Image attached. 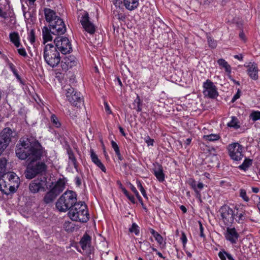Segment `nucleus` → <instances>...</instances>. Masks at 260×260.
<instances>
[{"mask_svg":"<svg viewBox=\"0 0 260 260\" xmlns=\"http://www.w3.org/2000/svg\"><path fill=\"white\" fill-rule=\"evenodd\" d=\"M15 152L19 159L29 161L24 173L27 179H32L46 172L47 166L45 162L37 161L46 155L47 153L36 139L30 137L25 140L20 139L16 145Z\"/></svg>","mask_w":260,"mask_h":260,"instance_id":"obj_1","label":"nucleus"},{"mask_svg":"<svg viewBox=\"0 0 260 260\" xmlns=\"http://www.w3.org/2000/svg\"><path fill=\"white\" fill-rule=\"evenodd\" d=\"M77 194L72 190L65 191L57 200L56 207L60 212L70 210L77 202Z\"/></svg>","mask_w":260,"mask_h":260,"instance_id":"obj_2","label":"nucleus"},{"mask_svg":"<svg viewBox=\"0 0 260 260\" xmlns=\"http://www.w3.org/2000/svg\"><path fill=\"white\" fill-rule=\"evenodd\" d=\"M68 215L73 221L86 222L89 220L87 206L84 202H77L69 210Z\"/></svg>","mask_w":260,"mask_h":260,"instance_id":"obj_3","label":"nucleus"},{"mask_svg":"<svg viewBox=\"0 0 260 260\" xmlns=\"http://www.w3.org/2000/svg\"><path fill=\"white\" fill-rule=\"evenodd\" d=\"M43 57L46 63L52 68H55L60 62L58 50L52 44H47L44 48Z\"/></svg>","mask_w":260,"mask_h":260,"instance_id":"obj_4","label":"nucleus"},{"mask_svg":"<svg viewBox=\"0 0 260 260\" xmlns=\"http://www.w3.org/2000/svg\"><path fill=\"white\" fill-rule=\"evenodd\" d=\"M65 182L62 179H59L53 187L45 194L43 201L46 204L52 203L56 197L64 189Z\"/></svg>","mask_w":260,"mask_h":260,"instance_id":"obj_5","label":"nucleus"},{"mask_svg":"<svg viewBox=\"0 0 260 260\" xmlns=\"http://www.w3.org/2000/svg\"><path fill=\"white\" fill-rule=\"evenodd\" d=\"M56 48L62 54L70 53L72 51V45L67 37L58 36L54 40Z\"/></svg>","mask_w":260,"mask_h":260,"instance_id":"obj_6","label":"nucleus"},{"mask_svg":"<svg viewBox=\"0 0 260 260\" xmlns=\"http://www.w3.org/2000/svg\"><path fill=\"white\" fill-rule=\"evenodd\" d=\"M67 100L74 106L79 107L82 104L83 100L81 93L71 86L66 89Z\"/></svg>","mask_w":260,"mask_h":260,"instance_id":"obj_7","label":"nucleus"},{"mask_svg":"<svg viewBox=\"0 0 260 260\" xmlns=\"http://www.w3.org/2000/svg\"><path fill=\"white\" fill-rule=\"evenodd\" d=\"M227 149L230 158L234 161H240L243 157V147L238 143H233L228 146Z\"/></svg>","mask_w":260,"mask_h":260,"instance_id":"obj_8","label":"nucleus"},{"mask_svg":"<svg viewBox=\"0 0 260 260\" xmlns=\"http://www.w3.org/2000/svg\"><path fill=\"white\" fill-rule=\"evenodd\" d=\"M15 132L9 127H6L0 133V155L7 148L11 142L12 138L14 137Z\"/></svg>","mask_w":260,"mask_h":260,"instance_id":"obj_9","label":"nucleus"},{"mask_svg":"<svg viewBox=\"0 0 260 260\" xmlns=\"http://www.w3.org/2000/svg\"><path fill=\"white\" fill-rule=\"evenodd\" d=\"M221 219L226 226H231L234 220L233 210L228 205H223L219 210Z\"/></svg>","mask_w":260,"mask_h":260,"instance_id":"obj_10","label":"nucleus"},{"mask_svg":"<svg viewBox=\"0 0 260 260\" xmlns=\"http://www.w3.org/2000/svg\"><path fill=\"white\" fill-rule=\"evenodd\" d=\"M51 28L52 34L57 36L63 35L66 31V27L62 19L58 17L54 20L50 22V25L48 26Z\"/></svg>","mask_w":260,"mask_h":260,"instance_id":"obj_11","label":"nucleus"},{"mask_svg":"<svg viewBox=\"0 0 260 260\" xmlns=\"http://www.w3.org/2000/svg\"><path fill=\"white\" fill-rule=\"evenodd\" d=\"M204 94L211 99L216 98L218 94L216 86L210 80H207L203 83Z\"/></svg>","mask_w":260,"mask_h":260,"instance_id":"obj_12","label":"nucleus"},{"mask_svg":"<svg viewBox=\"0 0 260 260\" xmlns=\"http://www.w3.org/2000/svg\"><path fill=\"white\" fill-rule=\"evenodd\" d=\"M9 182L8 185H10L11 189H14L16 191L18 188L20 184V179L18 176L14 172H9L4 174L3 178Z\"/></svg>","mask_w":260,"mask_h":260,"instance_id":"obj_13","label":"nucleus"},{"mask_svg":"<svg viewBox=\"0 0 260 260\" xmlns=\"http://www.w3.org/2000/svg\"><path fill=\"white\" fill-rule=\"evenodd\" d=\"M83 27L84 29L90 34H93L95 32L94 25L89 21V14L87 12H85L81 17L80 20Z\"/></svg>","mask_w":260,"mask_h":260,"instance_id":"obj_14","label":"nucleus"},{"mask_svg":"<svg viewBox=\"0 0 260 260\" xmlns=\"http://www.w3.org/2000/svg\"><path fill=\"white\" fill-rule=\"evenodd\" d=\"M46 185L45 181L43 180L39 179L34 180L29 184V190L32 193H37L40 191H44Z\"/></svg>","mask_w":260,"mask_h":260,"instance_id":"obj_15","label":"nucleus"},{"mask_svg":"<svg viewBox=\"0 0 260 260\" xmlns=\"http://www.w3.org/2000/svg\"><path fill=\"white\" fill-rule=\"evenodd\" d=\"M224 237L227 241L230 242L231 244H236L237 242L239 237V234L237 232L235 228L228 227L224 234Z\"/></svg>","mask_w":260,"mask_h":260,"instance_id":"obj_16","label":"nucleus"},{"mask_svg":"<svg viewBox=\"0 0 260 260\" xmlns=\"http://www.w3.org/2000/svg\"><path fill=\"white\" fill-rule=\"evenodd\" d=\"M77 63L76 57L73 55H70L64 57L61 61V66L62 70L67 71L69 69L76 66Z\"/></svg>","mask_w":260,"mask_h":260,"instance_id":"obj_17","label":"nucleus"},{"mask_svg":"<svg viewBox=\"0 0 260 260\" xmlns=\"http://www.w3.org/2000/svg\"><path fill=\"white\" fill-rule=\"evenodd\" d=\"M8 183L9 182L4 178H0V190L7 195L16 192L15 189L10 188V185H8Z\"/></svg>","mask_w":260,"mask_h":260,"instance_id":"obj_18","label":"nucleus"},{"mask_svg":"<svg viewBox=\"0 0 260 260\" xmlns=\"http://www.w3.org/2000/svg\"><path fill=\"white\" fill-rule=\"evenodd\" d=\"M44 12L46 20L49 23V25H50L51 22L54 21V20L59 17L53 10L50 9L45 8Z\"/></svg>","mask_w":260,"mask_h":260,"instance_id":"obj_19","label":"nucleus"},{"mask_svg":"<svg viewBox=\"0 0 260 260\" xmlns=\"http://www.w3.org/2000/svg\"><path fill=\"white\" fill-rule=\"evenodd\" d=\"M189 185L191 188L194 190L196 194V197L199 199H201V191L203 189L204 184L203 183L200 182L197 184L196 181L192 180L190 182Z\"/></svg>","mask_w":260,"mask_h":260,"instance_id":"obj_20","label":"nucleus"},{"mask_svg":"<svg viewBox=\"0 0 260 260\" xmlns=\"http://www.w3.org/2000/svg\"><path fill=\"white\" fill-rule=\"evenodd\" d=\"M90 157H91L92 161L95 165H96L97 167H98L99 168H100L103 172L105 173L106 172V167L104 166V165L101 162L100 159H99L98 155L94 153L93 150L91 149L90 150Z\"/></svg>","mask_w":260,"mask_h":260,"instance_id":"obj_21","label":"nucleus"},{"mask_svg":"<svg viewBox=\"0 0 260 260\" xmlns=\"http://www.w3.org/2000/svg\"><path fill=\"white\" fill-rule=\"evenodd\" d=\"M247 72L249 76L253 80H256L258 78V70L256 64H252L247 67Z\"/></svg>","mask_w":260,"mask_h":260,"instance_id":"obj_22","label":"nucleus"},{"mask_svg":"<svg viewBox=\"0 0 260 260\" xmlns=\"http://www.w3.org/2000/svg\"><path fill=\"white\" fill-rule=\"evenodd\" d=\"M122 2L126 9L131 11L137 9L139 5V0H122Z\"/></svg>","mask_w":260,"mask_h":260,"instance_id":"obj_23","label":"nucleus"},{"mask_svg":"<svg viewBox=\"0 0 260 260\" xmlns=\"http://www.w3.org/2000/svg\"><path fill=\"white\" fill-rule=\"evenodd\" d=\"M91 237L87 234H85L80 241V244L83 250H86L89 247L91 243Z\"/></svg>","mask_w":260,"mask_h":260,"instance_id":"obj_24","label":"nucleus"},{"mask_svg":"<svg viewBox=\"0 0 260 260\" xmlns=\"http://www.w3.org/2000/svg\"><path fill=\"white\" fill-rule=\"evenodd\" d=\"M42 34L44 44L46 42L50 41L52 40V37L51 36L52 32L51 31V28L49 27H47L46 26H44L42 28Z\"/></svg>","mask_w":260,"mask_h":260,"instance_id":"obj_25","label":"nucleus"},{"mask_svg":"<svg viewBox=\"0 0 260 260\" xmlns=\"http://www.w3.org/2000/svg\"><path fill=\"white\" fill-rule=\"evenodd\" d=\"M9 37L11 42L13 43L16 47L18 48L20 46V37L17 32L10 33Z\"/></svg>","mask_w":260,"mask_h":260,"instance_id":"obj_26","label":"nucleus"},{"mask_svg":"<svg viewBox=\"0 0 260 260\" xmlns=\"http://www.w3.org/2000/svg\"><path fill=\"white\" fill-rule=\"evenodd\" d=\"M218 64L222 68H224L225 70V71L230 75L231 73V66L226 61H225V59L220 58L219 59L217 60Z\"/></svg>","mask_w":260,"mask_h":260,"instance_id":"obj_27","label":"nucleus"},{"mask_svg":"<svg viewBox=\"0 0 260 260\" xmlns=\"http://www.w3.org/2000/svg\"><path fill=\"white\" fill-rule=\"evenodd\" d=\"M67 153L69 155V159L73 165L74 168L77 170L78 169V162L75 156V155L70 147L67 149Z\"/></svg>","mask_w":260,"mask_h":260,"instance_id":"obj_28","label":"nucleus"},{"mask_svg":"<svg viewBox=\"0 0 260 260\" xmlns=\"http://www.w3.org/2000/svg\"><path fill=\"white\" fill-rule=\"evenodd\" d=\"M252 159L246 158L244 159L243 163L238 167V168L241 170L246 171L252 165Z\"/></svg>","mask_w":260,"mask_h":260,"instance_id":"obj_29","label":"nucleus"},{"mask_svg":"<svg viewBox=\"0 0 260 260\" xmlns=\"http://www.w3.org/2000/svg\"><path fill=\"white\" fill-rule=\"evenodd\" d=\"M154 175L159 181L162 182L164 181L165 175L161 166H159L157 169L154 170Z\"/></svg>","mask_w":260,"mask_h":260,"instance_id":"obj_30","label":"nucleus"},{"mask_svg":"<svg viewBox=\"0 0 260 260\" xmlns=\"http://www.w3.org/2000/svg\"><path fill=\"white\" fill-rule=\"evenodd\" d=\"M218 255L221 260H226V257H227L229 260H235L230 253L226 252L224 249L220 251Z\"/></svg>","mask_w":260,"mask_h":260,"instance_id":"obj_31","label":"nucleus"},{"mask_svg":"<svg viewBox=\"0 0 260 260\" xmlns=\"http://www.w3.org/2000/svg\"><path fill=\"white\" fill-rule=\"evenodd\" d=\"M203 139L206 141H215L220 139V136L219 134H211L208 135H204Z\"/></svg>","mask_w":260,"mask_h":260,"instance_id":"obj_32","label":"nucleus"},{"mask_svg":"<svg viewBox=\"0 0 260 260\" xmlns=\"http://www.w3.org/2000/svg\"><path fill=\"white\" fill-rule=\"evenodd\" d=\"M133 105L135 106L134 109H135L138 112L142 111V103L138 95H137L136 99L134 100Z\"/></svg>","mask_w":260,"mask_h":260,"instance_id":"obj_33","label":"nucleus"},{"mask_svg":"<svg viewBox=\"0 0 260 260\" xmlns=\"http://www.w3.org/2000/svg\"><path fill=\"white\" fill-rule=\"evenodd\" d=\"M121 189L123 193L128 199V200L133 203H135V199L133 195H131L127 190L123 187L122 184H120Z\"/></svg>","mask_w":260,"mask_h":260,"instance_id":"obj_34","label":"nucleus"},{"mask_svg":"<svg viewBox=\"0 0 260 260\" xmlns=\"http://www.w3.org/2000/svg\"><path fill=\"white\" fill-rule=\"evenodd\" d=\"M228 126L235 129L239 128L240 125L238 124L237 118L235 117H232V120L228 123Z\"/></svg>","mask_w":260,"mask_h":260,"instance_id":"obj_35","label":"nucleus"},{"mask_svg":"<svg viewBox=\"0 0 260 260\" xmlns=\"http://www.w3.org/2000/svg\"><path fill=\"white\" fill-rule=\"evenodd\" d=\"M63 228L68 232H72L74 230V224L72 222L66 221L63 224Z\"/></svg>","mask_w":260,"mask_h":260,"instance_id":"obj_36","label":"nucleus"},{"mask_svg":"<svg viewBox=\"0 0 260 260\" xmlns=\"http://www.w3.org/2000/svg\"><path fill=\"white\" fill-rule=\"evenodd\" d=\"M208 44L209 46L211 48H215L217 46V42L214 40L210 35L207 36Z\"/></svg>","mask_w":260,"mask_h":260,"instance_id":"obj_37","label":"nucleus"},{"mask_svg":"<svg viewBox=\"0 0 260 260\" xmlns=\"http://www.w3.org/2000/svg\"><path fill=\"white\" fill-rule=\"evenodd\" d=\"M245 219V214L244 212H242V213H237L236 220L238 223H243Z\"/></svg>","mask_w":260,"mask_h":260,"instance_id":"obj_38","label":"nucleus"},{"mask_svg":"<svg viewBox=\"0 0 260 260\" xmlns=\"http://www.w3.org/2000/svg\"><path fill=\"white\" fill-rule=\"evenodd\" d=\"M51 121L53 124V125L56 127H59L61 125L60 123L58 120L57 117L54 114L52 115L51 116Z\"/></svg>","mask_w":260,"mask_h":260,"instance_id":"obj_39","label":"nucleus"},{"mask_svg":"<svg viewBox=\"0 0 260 260\" xmlns=\"http://www.w3.org/2000/svg\"><path fill=\"white\" fill-rule=\"evenodd\" d=\"M129 231L131 233H134L136 235L139 234L140 231L138 225L136 223H133L131 228L129 229Z\"/></svg>","mask_w":260,"mask_h":260,"instance_id":"obj_40","label":"nucleus"},{"mask_svg":"<svg viewBox=\"0 0 260 260\" xmlns=\"http://www.w3.org/2000/svg\"><path fill=\"white\" fill-rule=\"evenodd\" d=\"M137 184L138 187L139 188L140 191L141 192L143 196L145 198L148 199V197L146 194V192L144 187H143L142 184L140 180H137Z\"/></svg>","mask_w":260,"mask_h":260,"instance_id":"obj_41","label":"nucleus"},{"mask_svg":"<svg viewBox=\"0 0 260 260\" xmlns=\"http://www.w3.org/2000/svg\"><path fill=\"white\" fill-rule=\"evenodd\" d=\"M28 39L31 43V44H33L35 42L36 37L35 30L34 29H31L30 31L28 34Z\"/></svg>","mask_w":260,"mask_h":260,"instance_id":"obj_42","label":"nucleus"},{"mask_svg":"<svg viewBox=\"0 0 260 260\" xmlns=\"http://www.w3.org/2000/svg\"><path fill=\"white\" fill-rule=\"evenodd\" d=\"M250 118L253 121L260 119V111H253L250 115Z\"/></svg>","mask_w":260,"mask_h":260,"instance_id":"obj_43","label":"nucleus"},{"mask_svg":"<svg viewBox=\"0 0 260 260\" xmlns=\"http://www.w3.org/2000/svg\"><path fill=\"white\" fill-rule=\"evenodd\" d=\"M139 243L140 244V247L144 250H147L149 248L151 247L150 243L146 240H144L143 242L140 241Z\"/></svg>","mask_w":260,"mask_h":260,"instance_id":"obj_44","label":"nucleus"},{"mask_svg":"<svg viewBox=\"0 0 260 260\" xmlns=\"http://www.w3.org/2000/svg\"><path fill=\"white\" fill-rule=\"evenodd\" d=\"M240 196L246 202H248L249 200V198L246 195V190L244 189H240Z\"/></svg>","mask_w":260,"mask_h":260,"instance_id":"obj_45","label":"nucleus"},{"mask_svg":"<svg viewBox=\"0 0 260 260\" xmlns=\"http://www.w3.org/2000/svg\"><path fill=\"white\" fill-rule=\"evenodd\" d=\"M145 142L147 143L148 146H153L154 145V139H151L149 136H147L144 139Z\"/></svg>","mask_w":260,"mask_h":260,"instance_id":"obj_46","label":"nucleus"},{"mask_svg":"<svg viewBox=\"0 0 260 260\" xmlns=\"http://www.w3.org/2000/svg\"><path fill=\"white\" fill-rule=\"evenodd\" d=\"M9 68L12 71L13 74L17 77H18V72L16 69L15 68V66L12 63H10L9 64Z\"/></svg>","mask_w":260,"mask_h":260,"instance_id":"obj_47","label":"nucleus"},{"mask_svg":"<svg viewBox=\"0 0 260 260\" xmlns=\"http://www.w3.org/2000/svg\"><path fill=\"white\" fill-rule=\"evenodd\" d=\"M111 143L112 147L114 150L115 153L120 151L119 147H118V145L117 144V143L115 142H114V141L112 140L111 142Z\"/></svg>","mask_w":260,"mask_h":260,"instance_id":"obj_48","label":"nucleus"},{"mask_svg":"<svg viewBox=\"0 0 260 260\" xmlns=\"http://www.w3.org/2000/svg\"><path fill=\"white\" fill-rule=\"evenodd\" d=\"M181 240L182 241L183 246H185L186 244L187 239V237L184 232L182 233Z\"/></svg>","mask_w":260,"mask_h":260,"instance_id":"obj_49","label":"nucleus"},{"mask_svg":"<svg viewBox=\"0 0 260 260\" xmlns=\"http://www.w3.org/2000/svg\"><path fill=\"white\" fill-rule=\"evenodd\" d=\"M18 52L20 55L23 57H25L27 56L26 52L24 48L18 49Z\"/></svg>","mask_w":260,"mask_h":260,"instance_id":"obj_50","label":"nucleus"},{"mask_svg":"<svg viewBox=\"0 0 260 260\" xmlns=\"http://www.w3.org/2000/svg\"><path fill=\"white\" fill-rule=\"evenodd\" d=\"M199 225H200V235L201 237L204 238H205V235L204 234V228H203L202 223L200 221H199Z\"/></svg>","mask_w":260,"mask_h":260,"instance_id":"obj_51","label":"nucleus"},{"mask_svg":"<svg viewBox=\"0 0 260 260\" xmlns=\"http://www.w3.org/2000/svg\"><path fill=\"white\" fill-rule=\"evenodd\" d=\"M150 233L152 234V235L153 236L155 239L156 238H157L160 235L159 234H158L157 232H156L154 230H153L152 229H151L150 230Z\"/></svg>","mask_w":260,"mask_h":260,"instance_id":"obj_52","label":"nucleus"},{"mask_svg":"<svg viewBox=\"0 0 260 260\" xmlns=\"http://www.w3.org/2000/svg\"><path fill=\"white\" fill-rule=\"evenodd\" d=\"M150 233L152 234V235L153 236L155 239L156 238H157L160 235L159 234H158L157 232H156L154 230H153L152 229H151L150 230Z\"/></svg>","mask_w":260,"mask_h":260,"instance_id":"obj_53","label":"nucleus"},{"mask_svg":"<svg viewBox=\"0 0 260 260\" xmlns=\"http://www.w3.org/2000/svg\"><path fill=\"white\" fill-rule=\"evenodd\" d=\"M240 91L239 90H238L237 93L234 95L233 98H232V102L234 103L235 101H236L238 99L240 98Z\"/></svg>","mask_w":260,"mask_h":260,"instance_id":"obj_54","label":"nucleus"},{"mask_svg":"<svg viewBox=\"0 0 260 260\" xmlns=\"http://www.w3.org/2000/svg\"><path fill=\"white\" fill-rule=\"evenodd\" d=\"M200 3L205 5H208L210 4L212 0H199Z\"/></svg>","mask_w":260,"mask_h":260,"instance_id":"obj_55","label":"nucleus"},{"mask_svg":"<svg viewBox=\"0 0 260 260\" xmlns=\"http://www.w3.org/2000/svg\"><path fill=\"white\" fill-rule=\"evenodd\" d=\"M113 3L115 6L120 7V5L123 4L122 0H113Z\"/></svg>","mask_w":260,"mask_h":260,"instance_id":"obj_56","label":"nucleus"},{"mask_svg":"<svg viewBox=\"0 0 260 260\" xmlns=\"http://www.w3.org/2000/svg\"><path fill=\"white\" fill-rule=\"evenodd\" d=\"M159 245H161L163 243V238L160 235L155 239Z\"/></svg>","mask_w":260,"mask_h":260,"instance_id":"obj_57","label":"nucleus"},{"mask_svg":"<svg viewBox=\"0 0 260 260\" xmlns=\"http://www.w3.org/2000/svg\"><path fill=\"white\" fill-rule=\"evenodd\" d=\"M104 105H105V109L106 111L108 114H111L112 113V112H111V111L110 110V107L108 105L107 103H104Z\"/></svg>","mask_w":260,"mask_h":260,"instance_id":"obj_58","label":"nucleus"},{"mask_svg":"<svg viewBox=\"0 0 260 260\" xmlns=\"http://www.w3.org/2000/svg\"><path fill=\"white\" fill-rule=\"evenodd\" d=\"M130 186L132 191L135 194V195H138L139 192L136 188L132 184H130Z\"/></svg>","mask_w":260,"mask_h":260,"instance_id":"obj_59","label":"nucleus"},{"mask_svg":"<svg viewBox=\"0 0 260 260\" xmlns=\"http://www.w3.org/2000/svg\"><path fill=\"white\" fill-rule=\"evenodd\" d=\"M75 180H76V184L77 185L79 186L81 184V180L79 177H76L75 178Z\"/></svg>","mask_w":260,"mask_h":260,"instance_id":"obj_60","label":"nucleus"},{"mask_svg":"<svg viewBox=\"0 0 260 260\" xmlns=\"http://www.w3.org/2000/svg\"><path fill=\"white\" fill-rule=\"evenodd\" d=\"M6 13L5 12H3L2 9L0 8V17L2 18H6Z\"/></svg>","mask_w":260,"mask_h":260,"instance_id":"obj_61","label":"nucleus"},{"mask_svg":"<svg viewBox=\"0 0 260 260\" xmlns=\"http://www.w3.org/2000/svg\"><path fill=\"white\" fill-rule=\"evenodd\" d=\"M119 129L122 135L123 136H125L126 134L124 133L123 128L121 126H119Z\"/></svg>","mask_w":260,"mask_h":260,"instance_id":"obj_62","label":"nucleus"},{"mask_svg":"<svg viewBox=\"0 0 260 260\" xmlns=\"http://www.w3.org/2000/svg\"><path fill=\"white\" fill-rule=\"evenodd\" d=\"M180 209H181V210L183 212V213H185L187 211V209L186 208V207L183 206V205H181L180 207Z\"/></svg>","mask_w":260,"mask_h":260,"instance_id":"obj_63","label":"nucleus"},{"mask_svg":"<svg viewBox=\"0 0 260 260\" xmlns=\"http://www.w3.org/2000/svg\"><path fill=\"white\" fill-rule=\"evenodd\" d=\"M191 141V139H190V138H188V139H187L185 141L184 143H185V144H186V145H187H187H189L190 144Z\"/></svg>","mask_w":260,"mask_h":260,"instance_id":"obj_64","label":"nucleus"}]
</instances>
